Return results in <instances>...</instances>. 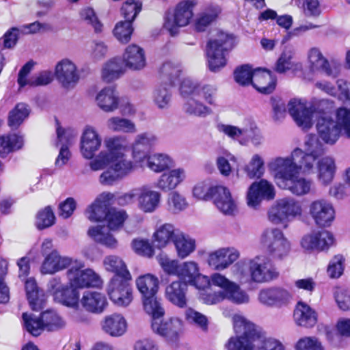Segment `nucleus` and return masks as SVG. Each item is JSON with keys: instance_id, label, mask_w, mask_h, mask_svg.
<instances>
[{"instance_id": "obj_1", "label": "nucleus", "mask_w": 350, "mask_h": 350, "mask_svg": "<svg viewBox=\"0 0 350 350\" xmlns=\"http://www.w3.org/2000/svg\"><path fill=\"white\" fill-rule=\"evenodd\" d=\"M101 145L102 137L96 128L85 126L80 139L81 153L85 159H92L89 164L92 170L108 169L100 175L99 181L102 185H110L132 172L134 165L126 157L128 143L124 137L117 135L105 138V150L95 156Z\"/></svg>"}, {"instance_id": "obj_2", "label": "nucleus", "mask_w": 350, "mask_h": 350, "mask_svg": "<svg viewBox=\"0 0 350 350\" xmlns=\"http://www.w3.org/2000/svg\"><path fill=\"white\" fill-rule=\"evenodd\" d=\"M232 321L236 336L226 342L228 350H286L280 340L261 335L243 316L234 314Z\"/></svg>"}, {"instance_id": "obj_3", "label": "nucleus", "mask_w": 350, "mask_h": 350, "mask_svg": "<svg viewBox=\"0 0 350 350\" xmlns=\"http://www.w3.org/2000/svg\"><path fill=\"white\" fill-rule=\"evenodd\" d=\"M234 278L240 283L262 284L278 278L280 271L267 257L256 256L238 261L232 267Z\"/></svg>"}, {"instance_id": "obj_4", "label": "nucleus", "mask_w": 350, "mask_h": 350, "mask_svg": "<svg viewBox=\"0 0 350 350\" xmlns=\"http://www.w3.org/2000/svg\"><path fill=\"white\" fill-rule=\"evenodd\" d=\"M334 104L332 100L322 99L308 105L305 100L294 98L288 102V111L299 127L308 130L313 125L314 116L319 117L321 113L330 111Z\"/></svg>"}, {"instance_id": "obj_5", "label": "nucleus", "mask_w": 350, "mask_h": 350, "mask_svg": "<svg viewBox=\"0 0 350 350\" xmlns=\"http://www.w3.org/2000/svg\"><path fill=\"white\" fill-rule=\"evenodd\" d=\"M126 218L127 214L125 211H119L115 208L109 209L105 219L107 223V226L100 225L92 226L89 228L88 234L97 243L107 247L116 248L118 245V241L109 232V230H116L119 229L122 226Z\"/></svg>"}, {"instance_id": "obj_6", "label": "nucleus", "mask_w": 350, "mask_h": 350, "mask_svg": "<svg viewBox=\"0 0 350 350\" xmlns=\"http://www.w3.org/2000/svg\"><path fill=\"white\" fill-rule=\"evenodd\" d=\"M234 46L233 37L224 32H219L211 39L206 46V55L209 69L217 72L226 64V55Z\"/></svg>"}, {"instance_id": "obj_7", "label": "nucleus", "mask_w": 350, "mask_h": 350, "mask_svg": "<svg viewBox=\"0 0 350 350\" xmlns=\"http://www.w3.org/2000/svg\"><path fill=\"white\" fill-rule=\"evenodd\" d=\"M302 215L300 202L292 197L277 200L267 213L269 221L275 225L288 226V223Z\"/></svg>"}, {"instance_id": "obj_8", "label": "nucleus", "mask_w": 350, "mask_h": 350, "mask_svg": "<svg viewBox=\"0 0 350 350\" xmlns=\"http://www.w3.org/2000/svg\"><path fill=\"white\" fill-rule=\"evenodd\" d=\"M305 152L298 148L300 154L296 157L297 173L310 174L314 172L319 158L325 153L323 145L314 135H309L304 143Z\"/></svg>"}, {"instance_id": "obj_9", "label": "nucleus", "mask_w": 350, "mask_h": 350, "mask_svg": "<svg viewBox=\"0 0 350 350\" xmlns=\"http://www.w3.org/2000/svg\"><path fill=\"white\" fill-rule=\"evenodd\" d=\"M260 243L269 256L275 260L286 258L291 248L288 239L277 228L265 229L261 234Z\"/></svg>"}, {"instance_id": "obj_10", "label": "nucleus", "mask_w": 350, "mask_h": 350, "mask_svg": "<svg viewBox=\"0 0 350 350\" xmlns=\"http://www.w3.org/2000/svg\"><path fill=\"white\" fill-rule=\"evenodd\" d=\"M85 264L80 260L75 259L66 271L69 284L74 288H84L100 287L103 284L100 276L92 269H83Z\"/></svg>"}, {"instance_id": "obj_11", "label": "nucleus", "mask_w": 350, "mask_h": 350, "mask_svg": "<svg viewBox=\"0 0 350 350\" xmlns=\"http://www.w3.org/2000/svg\"><path fill=\"white\" fill-rule=\"evenodd\" d=\"M297 154H300L298 148L294 149L287 157H278L269 162V170L274 173L275 183L279 187L294 175L298 174L295 161L299 156Z\"/></svg>"}, {"instance_id": "obj_12", "label": "nucleus", "mask_w": 350, "mask_h": 350, "mask_svg": "<svg viewBox=\"0 0 350 350\" xmlns=\"http://www.w3.org/2000/svg\"><path fill=\"white\" fill-rule=\"evenodd\" d=\"M152 329L167 343L174 345H176L183 333L184 324L178 318H170L164 321H152Z\"/></svg>"}, {"instance_id": "obj_13", "label": "nucleus", "mask_w": 350, "mask_h": 350, "mask_svg": "<svg viewBox=\"0 0 350 350\" xmlns=\"http://www.w3.org/2000/svg\"><path fill=\"white\" fill-rule=\"evenodd\" d=\"M48 288L55 301L70 308H77L79 306V292L77 288L70 284H63L57 278L49 281Z\"/></svg>"}, {"instance_id": "obj_14", "label": "nucleus", "mask_w": 350, "mask_h": 350, "mask_svg": "<svg viewBox=\"0 0 350 350\" xmlns=\"http://www.w3.org/2000/svg\"><path fill=\"white\" fill-rule=\"evenodd\" d=\"M131 278L113 277L109 287L108 294L110 299L117 306L126 307L133 300L132 288L129 281Z\"/></svg>"}, {"instance_id": "obj_15", "label": "nucleus", "mask_w": 350, "mask_h": 350, "mask_svg": "<svg viewBox=\"0 0 350 350\" xmlns=\"http://www.w3.org/2000/svg\"><path fill=\"white\" fill-rule=\"evenodd\" d=\"M161 193L148 185L138 187L137 208L144 214L155 213L161 204Z\"/></svg>"}, {"instance_id": "obj_16", "label": "nucleus", "mask_w": 350, "mask_h": 350, "mask_svg": "<svg viewBox=\"0 0 350 350\" xmlns=\"http://www.w3.org/2000/svg\"><path fill=\"white\" fill-rule=\"evenodd\" d=\"M157 142L158 137L157 135L150 132L142 133L135 136V140L132 144V157L133 159L132 162L134 166L135 164L140 167L144 166L146 158H147L148 154V150Z\"/></svg>"}, {"instance_id": "obj_17", "label": "nucleus", "mask_w": 350, "mask_h": 350, "mask_svg": "<svg viewBox=\"0 0 350 350\" xmlns=\"http://www.w3.org/2000/svg\"><path fill=\"white\" fill-rule=\"evenodd\" d=\"M55 75L61 85L67 90L73 89L80 79L77 65L68 58H64L57 63Z\"/></svg>"}, {"instance_id": "obj_18", "label": "nucleus", "mask_w": 350, "mask_h": 350, "mask_svg": "<svg viewBox=\"0 0 350 350\" xmlns=\"http://www.w3.org/2000/svg\"><path fill=\"white\" fill-rule=\"evenodd\" d=\"M192 7L193 5L189 1L180 2L176 6L174 14L166 17L164 28L172 36L177 34L179 27L189 24L193 16Z\"/></svg>"}, {"instance_id": "obj_19", "label": "nucleus", "mask_w": 350, "mask_h": 350, "mask_svg": "<svg viewBox=\"0 0 350 350\" xmlns=\"http://www.w3.org/2000/svg\"><path fill=\"white\" fill-rule=\"evenodd\" d=\"M275 192L273 185L265 179L254 182L247 193V204L250 208L256 209L263 200H271L275 198Z\"/></svg>"}, {"instance_id": "obj_20", "label": "nucleus", "mask_w": 350, "mask_h": 350, "mask_svg": "<svg viewBox=\"0 0 350 350\" xmlns=\"http://www.w3.org/2000/svg\"><path fill=\"white\" fill-rule=\"evenodd\" d=\"M177 277L187 286L189 284L198 289L206 288V285L208 283V276L200 272L198 264L193 260L180 263Z\"/></svg>"}, {"instance_id": "obj_21", "label": "nucleus", "mask_w": 350, "mask_h": 350, "mask_svg": "<svg viewBox=\"0 0 350 350\" xmlns=\"http://www.w3.org/2000/svg\"><path fill=\"white\" fill-rule=\"evenodd\" d=\"M309 214L315 224L321 227L329 226L335 219L334 206L325 199L312 201L309 205Z\"/></svg>"}, {"instance_id": "obj_22", "label": "nucleus", "mask_w": 350, "mask_h": 350, "mask_svg": "<svg viewBox=\"0 0 350 350\" xmlns=\"http://www.w3.org/2000/svg\"><path fill=\"white\" fill-rule=\"evenodd\" d=\"M240 256L239 252L234 247H221L208 253L206 262L215 271L228 268Z\"/></svg>"}, {"instance_id": "obj_23", "label": "nucleus", "mask_w": 350, "mask_h": 350, "mask_svg": "<svg viewBox=\"0 0 350 350\" xmlns=\"http://www.w3.org/2000/svg\"><path fill=\"white\" fill-rule=\"evenodd\" d=\"M307 61L309 69L313 72H323L333 78L337 77L339 75L338 68L332 66L319 47L313 46L308 50Z\"/></svg>"}, {"instance_id": "obj_24", "label": "nucleus", "mask_w": 350, "mask_h": 350, "mask_svg": "<svg viewBox=\"0 0 350 350\" xmlns=\"http://www.w3.org/2000/svg\"><path fill=\"white\" fill-rule=\"evenodd\" d=\"M329 111L321 113L317 118L316 124L319 137L327 144L334 145L340 135L336 122L327 115Z\"/></svg>"}, {"instance_id": "obj_25", "label": "nucleus", "mask_w": 350, "mask_h": 350, "mask_svg": "<svg viewBox=\"0 0 350 350\" xmlns=\"http://www.w3.org/2000/svg\"><path fill=\"white\" fill-rule=\"evenodd\" d=\"M258 298L263 305L280 307L291 301L292 295L283 288L271 287L260 290Z\"/></svg>"}, {"instance_id": "obj_26", "label": "nucleus", "mask_w": 350, "mask_h": 350, "mask_svg": "<svg viewBox=\"0 0 350 350\" xmlns=\"http://www.w3.org/2000/svg\"><path fill=\"white\" fill-rule=\"evenodd\" d=\"M187 178L186 170L177 167L163 172L157 180L155 187L161 191L168 192L176 189Z\"/></svg>"}, {"instance_id": "obj_27", "label": "nucleus", "mask_w": 350, "mask_h": 350, "mask_svg": "<svg viewBox=\"0 0 350 350\" xmlns=\"http://www.w3.org/2000/svg\"><path fill=\"white\" fill-rule=\"evenodd\" d=\"M75 258L61 256L57 250H54L48 254L41 265L40 271L43 274H53L66 268H70Z\"/></svg>"}, {"instance_id": "obj_28", "label": "nucleus", "mask_w": 350, "mask_h": 350, "mask_svg": "<svg viewBox=\"0 0 350 350\" xmlns=\"http://www.w3.org/2000/svg\"><path fill=\"white\" fill-rule=\"evenodd\" d=\"M217 208L226 215H234L237 212L236 201L232 198L230 190L224 186L217 185L212 198Z\"/></svg>"}, {"instance_id": "obj_29", "label": "nucleus", "mask_w": 350, "mask_h": 350, "mask_svg": "<svg viewBox=\"0 0 350 350\" xmlns=\"http://www.w3.org/2000/svg\"><path fill=\"white\" fill-rule=\"evenodd\" d=\"M121 62L125 68L140 70L146 64L144 50L135 44H129L124 49Z\"/></svg>"}, {"instance_id": "obj_30", "label": "nucleus", "mask_w": 350, "mask_h": 350, "mask_svg": "<svg viewBox=\"0 0 350 350\" xmlns=\"http://www.w3.org/2000/svg\"><path fill=\"white\" fill-rule=\"evenodd\" d=\"M113 198V195L109 192L100 194L94 202L85 211L87 218L91 221H101L104 220L109 210V202Z\"/></svg>"}, {"instance_id": "obj_31", "label": "nucleus", "mask_w": 350, "mask_h": 350, "mask_svg": "<svg viewBox=\"0 0 350 350\" xmlns=\"http://www.w3.org/2000/svg\"><path fill=\"white\" fill-rule=\"evenodd\" d=\"M120 97L113 87H106L100 90L95 98L96 105L104 112L111 113L119 108Z\"/></svg>"}, {"instance_id": "obj_32", "label": "nucleus", "mask_w": 350, "mask_h": 350, "mask_svg": "<svg viewBox=\"0 0 350 350\" xmlns=\"http://www.w3.org/2000/svg\"><path fill=\"white\" fill-rule=\"evenodd\" d=\"M187 290L188 287L185 282L181 280H175L165 286V297L172 304L183 308L187 304Z\"/></svg>"}, {"instance_id": "obj_33", "label": "nucleus", "mask_w": 350, "mask_h": 350, "mask_svg": "<svg viewBox=\"0 0 350 350\" xmlns=\"http://www.w3.org/2000/svg\"><path fill=\"white\" fill-rule=\"evenodd\" d=\"M180 231L171 223H164L155 228L152 234L153 241L159 249L166 247L170 243H174V239Z\"/></svg>"}, {"instance_id": "obj_34", "label": "nucleus", "mask_w": 350, "mask_h": 350, "mask_svg": "<svg viewBox=\"0 0 350 350\" xmlns=\"http://www.w3.org/2000/svg\"><path fill=\"white\" fill-rule=\"evenodd\" d=\"M294 319L299 326L312 327L317 323V314L309 305L299 301L294 311Z\"/></svg>"}, {"instance_id": "obj_35", "label": "nucleus", "mask_w": 350, "mask_h": 350, "mask_svg": "<svg viewBox=\"0 0 350 350\" xmlns=\"http://www.w3.org/2000/svg\"><path fill=\"white\" fill-rule=\"evenodd\" d=\"M80 302L87 311L92 313H101L107 305L106 297L97 291H85Z\"/></svg>"}, {"instance_id": "obj_36", "label": "nucleus", "mask_w": 350, "mask_h": 350, "mask_svg": "<svg viewBox=\"0 0 350 350\" xmlns=\"http://www.w3.org/2000/svg\"><path fill=\"white\" fill-rule=\"evenodd\" d=\"M317 180L323 185H329L334 177L336 166L333 157L327 156L318 160Z\"/></svg>"}, {"instance_id": "obj_37", "label": "nucleus", "mask_w": 350, "mask_h": 350, "mask_svg": "<svg viewBox=\"0 0 350 350\" xmlns=\"http://www.w3.org/2000/svg\"><path fill=\"white\" fill-rule=\"evenodd\" d=\"M252 85L260 92L269 94L275 87V79L270 71L257 69L254 71Z\"/></svg>"}, {"instance_id": "obj_38", "label": "nucleus", "mask_w": 350, "mask_h": 350, "mask_svg": "<svg viewBox=\"0 0 350 350\" xmlns=\"http://www.w3.org/2000/svg\"><path fill=\"white\" fill-rule=\"evenodd\" d=\"M25 290L27 297L32 310H39L44 305L46 297L42 291H39L35 280L32 278H25Z\"/></svg>"}, {"instance_id": "obj_39", "label": "nucleus", "mask_w": 350, "mask_h": 350, "mask_svg": "<svg viewBox=\"0 0 350 350\" xmlns=\"http://www.w3.org/2000/svg\"><path fill=\"white\" fill-rule=\"evenodd\" d=\"M24 144V137L22 135L11 133L0 136V156L4 158L11 152L21 150Z\"/></svg>"}, {"instance_id": "obj_40", "label": "nucleus", "mask_w": 350, "mask_h": 350, "mask_svg": "<svg viewBox=\"0 0 350 350\" xmlns=\"http://www.w3.org/2000/svg\"><path fill=\"white\" fill-rule=\"evenodd\" d=\"M103 330L111 336H120L126 330L127 323L120 314L107 316L103 323Z\"/></svg>"}, {"instance_id": "obj_41", "label": "nucleus", "mask_w": 350, "mask_h": 350, "mask_svg": "<svg viewBox=\"0 0 350 350\" xmlns=\"http://www.w3.org/2000/svg\"><path fill=\"white\" fill-rule=\"evenodd\" d=\"M280 188L287 189L296 196H304L310 193L312 187V181L299 174L294 175L284 184H281Z\"/></svg>"}, {"instance_id": "obj_42", "label": "nucleus", "mask_w": 350, "mask_h": 350, "mask_svg": "<svg viewBox=\"0 0 350 350\" xmlns=\"http://www.w3.org/2000/svg\"><path fill=\"white\" fill-rule=\"evenodd\" d=\"M146 161V166L155 173L164 172L174 165L173 159L168 154L164 153L148 154Z\"/></svg>"}, {"instance_id": "obj_43", "label": "nucleus", "mask_w": 350, "mask_h": 350, "mask_svg": "<svg viewBox=\"0 0 350 350\" xmlns=\"http://www.w3.org/2000/svg\"><path fill=\"white\" fill-rule=\"evenodd\" d=\"M125 70V67L120 58H113L107 61L101 70L102 79L109 83L118 79Z\"/></svg>"}, {"instance_id": "obj_44", "label": "nucleus", "mask_w": 350, "mask_h": 350, "mask_svg": "<svg viewBox=\"0 0 350 350\" xmlns=\"http://www.w3.org/2000/svg\"><path fill=\"white\" fill-rule=\"evenodd\" d=\"M136 286L142 298L156 295L159 288V279L155 275L148 273L136 280Z\"/></svg>"}, {"instance_id": "obj_45", "label": "nucleus", "mask_w": 350, "mask_h": 350, "mask_svg": "<svg viewBox=\"0 0 350 350\" xmlns=\"http://www.w3.org/2000/svg\"><path fill=\"white\" fill-rule=\"evenodd\" d=\"M174 239V245L178 257L186 258L196 250V241L189 235L180 232Z\"/></svg>"}, {"instance_id": "obj_46", "label": "nucleus", "mask_w": 350, "mask_h": 350, "mask_svg": "<svg viewBox=\"0 0 350 350\" xmlns=\"http://www.w3.org/2000/svg\"><path fill=\"white\" fill-rule=\"evenodd\" d=\"M103 265L106 271L115 273L113 277L131 278V274L124 262L118 256H106L103 260Z\"/></svg>"}, {"instance_id": "obj_47", "label": "nucleus", "mask_w": 350, "mask_h": 350, "mask_svg": "<svg viewBox=\"0 0 350 350\" xmlns=\"http://www.w3.org/2000/svg\"><path fill=\"white\" fill-rule=\"evenodd\" d=\"M221 12L218 5H211L201 12L195 22L196 29L198 31H204L206 29L217 19Z\"/></svg>"}, {"instance_id": "obj_48", "label": "nucleus", "mask_w": 350, "mask_h": 350, "mask_svg": "<svg viewBox=\"0 0 350 350\" xmlns=\"http://www.w3.org/2000/svg\"><path fill=\"white\" fill-rule=\"evenodd\" d=\"M230 162H237V158L227 150H220L217 153L215 163L217 170L223 176L228 177L232 174L233 167Z\"/></svg>"}, {"instance_id": "obj_49", "label": "nucleus", "mask_w": 350, "mask_h": 350, "mask_svg": "<svg viewBox=\"0 0 350 350\" xmlns=\"http://www.w3.org/2000/svg\"><path fill=\"white\" fill-rule=\"evenodd\" d=\"M335 122L341 136L350 139V109L340 107L335 111Z\"/></svg>"}, {"instance_id": "obj_50", "label": "nucleus", "mask_w": 350, "mask_h": 350, "mask_svg": "<svg viewBox=\"0 0 350 350\" xmlns=\"http://www.w3.org/2000/svg\"><path fill=\"white\" fill-rule=\"evenodd\" d=\"M184 110L189 115L206 117L212 113L211 109L203 103L198 97H191L184 105Z\"/></svg>"}, {"instance_id": "obj_51", "label": "nucleus", "mask_w": 350, "mask_h": 350, "mask_svg": "<svg viewBox=\"0 0 350 350\" xmlns=\"http://www.w3.org/2000/svg\"><path fill=\"white\" fill-rule=\"evenodd\" d=\"M243 170L250 178H260L265 173V160L259 154L252 156Z\"/></svg>"}, {"instance_id": "obj_52", "label": "nucleus", "mask_w": 350, "mask_h": 350, "mask_svg": "<svg viewBox=\"0 0 350 350\" xmlns=\"http://www.w3.org/2000/svg\"><path fill=\"white\" fill-rule=\"evenodd\" d=\"M41 314L44 330L57 331L66 326L64 319L55 310H46Z\"/></svg>"}, {"instance_id": "obj_53", "label": "nucleus", "mask_w": 350, "mask_h": 350, "mask_svg": "<svg viewBox=\"0 0 350 350\" xmlns=\"http://www.w3.org/2000/svg\"><path fill=\"white\" fill-rule=\"evenodd\" d=\"M172 93L169 85L161 84L152 92V100L160 109L169 108L172 101Z\"/></svg>"}, {"instance_id": "obj_54", "label": "nucleus", "mask_w": 350, "mask_h": 350, "mask_svg": "<svg viewBox=\"0 0 350 350\" xmlns=\"http://www.w3.org/2000/svg\"><path fill=\"white\" fill-rule=\"evenodd\" d=\"M107 126L113 132L134 133L137 131L136 126L133 122L118 116L109 118L107 121Z\"/></svg>"}, {"instance_id": "obj_55", "label": "nucleus", "mask_w": 350, "mask_h": 350, "mask_svg": "<svg viewBox=\"0 0 350 350\" xmlns=\"http://www.w3.org/2000/svg\"><path fill=\"white\" fill-rule=\"evenodd\" d=\"M166 204L167 211L173 214H178L189 206L185 196L177 191H173L168 195Z\"/></svg>"}, {"instance_id": "obj_56", "label": "nucleus", "mask_w": 350, "mask_h": 350, "mask_svg": "<svg viewBox=\"0 0 350 350\" xmlns=\"http://www.w3.org/2000/svg\"><path fill=\"white\" fill-rule=\"evenodd\" d=\"M146 312L152 316V321H158L165 314L164 308L156 295L142 298Z\"/></svg>"}, {"instance_id": "obj_57", "label": "nucleus", "mask_w": 350, "mask_h": 350, "mask_svg": "<svg viewBox=\"0 0 350 350\" xmlns=\"http://www.w3.org/2000/svg\"><path fill=\"white\" fill-rule=\"evenodd\" d=\"M216 189L217 185L213 186L207 180L199 181L192 187V197L198 200L208 201L212 199Z\"/></svg>"}, {"instance_id": "obj_58", "label": "nucleus", "mask_w": 350, "mask_h": 350, "mask_svg": "<svg viewBox=\"0 0 350 350\" xmlns=\"http://www.w3.org/2000/svg\"><path fill=\"white\" fill-rule=\"evenodd\" d=\"M217 90L215 85L200 83L196 96L210 105L217 106Z\"/></svg>"}, {"instance_id": "obj_59", "label": "nucleus", "mask_w": 350, "mask_h": 350, "mask_svg": "<svg viewBox=\"0 0 350 350\" xmlns=\"http://www.w3.org/2000/svg\"><path fill=\"white\" fill-rule=\"evenodd\" d=\"M29 114V109L26 104H17L9 113L8 125L12 129H17L28 117Z\"/></svg>"}, {"instance_id": "obj_60", "label": "nucleus", "mask_w": 350, "mask_h": 350, "mask_svg": "<svg viewBox=\"0 0 350 350\" xmlns=\"http://www.w3.org/2000/svg\"><path fill=\"white\" fill-rule=\"evenodd\" d=\"M160 72L163 79L169 80L170 85H173L180 77L182 68L178 63L166 62L161 67Z\"/></svg>"}, {"instance_id": "obj_61", "label": "nucleus", "mask_w": 350, "mask_h": 350, "mask_svg": "<svg viewBox=\"0 0 350 350\" xmlns=\"http://www.w3.org/2000/svg\"><path fill=\"white\" fill-rule=\"evenodd\" d=\"M23 320L27 331L32 336H38L44 331L42 314L40 317L27 313L23 314Z\"/></svg>"}, {"instance_id": "obj_62", "label": "nucleus", "mask_w": 350, "mask_h": 350, "mask_svg": "<svg viewBox=\"0 0 350 350\" xmlns=\"http://www.w3.org/2000/svg\"><path fill=\"white\" fill-rule=\"evenodd\" d=\"M133 28L130 21L118 22L113 29V34L121 43L125 44L130 41Z\"/></svg>"}, {"instance_id": "obj_63", "label": "nucleus", "mask_w": 350, "mask_h": 350, "mask_svg": "<svg viewBox=\"0 0 350 350\" xmlns=\"http://www.w3.org/2000/svg\"><path fill=\"white\" fill-rule=\"evenodd\" d=\"M157 260L166 274L177 276L180 265L177 260L172 259L166 254L161 253L157 256Z\"/></svg>"}, {"instance_id": "obj_64", "label": "nucleus", "mask_w": 350, "mask_h": 350, "mask_svg": "<svg viewBox=\"0 0 350 350\" xmlns=\"http://www.w3.org/2000/svg\"><path fill=\"white\" fill-rule=\"evenodd\" d=\"M225 299L237 304H243L250 301V297L234 282L227 291H225Z\"/></svg>"}]
</instances>
